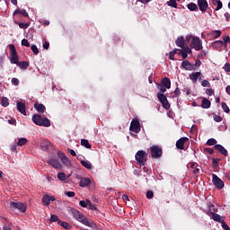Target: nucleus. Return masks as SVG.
<instances>
[{
	"mask_svg": "<svg viewBox=\"0 0 230 230\" xmlns=\"http://www.w3.org/2000/svg\"><path fill=\"white\" fill-rule=\"evenodd\" d=\"M129 130L130 132H135V134H139V132H141V124L138 119H133L131 121Z\"/></svg>",
	"mask_w": 230,
	"mask_h": 230,
	"instance_id": "nucleus-8",
	"label": "nucleus"
},
{
	"mask_svg": "<svg viewBox=\"0 0 230 230\" xmlns=\"http://www.w3.org/2000/svg\"><path fill=\"white\" fill-rule=\"evenodd\" d=\"M31 49L34 55H39V49L37 48V45H31Z\"/></svg>",
	"mask_w": 230,
	"mask_h": 230,
	"instance_id": "nucleus-47",
	"label": "nucleus"
},
{
	"mask_svg": "<svg viewBox=\"0 0 230 230\" xmlns=\"http://www.w3.org/2000/svg\"><path fill=\"white\" fill-rule=\"evenodd\" d=\"M221 107H222L224 112H226V114H229L230 110H229V106H227V103L222 102Z\"/></svg>",
	"mask_w": 230,
	"mask_h": 230,
	"instance_id": "nucleus-40",
	"label": "nucleus"
},
{
	"mask_svg": "<svg viewBox=\"0 0 230 230\" xmlns=\"http://www.w3.org/2000/svg\"><path fill=\"white\" fill-rule=\"evenodd\" d=\"M215 150H217V152H219L222 155H225V157H227V151L226 149L225 146H223L220 144L216 145V146H214Z\"/></svg>",
	"mask_w": 230,
	"mask_h": 230,
	"instance_id": "nucleus-18",
	"label": "nucleus"
},
{
	"mask_svg": "<svg viewBox=\"0 0 230 230\" xmlns=\"http://www.w3.org/2000/svg\"><path fill=\"white\" fill-rule=\"evenodd\" d=\"M223 69H225L226 73H230V64L226 63Z\"/></svg>",
	"mask_w": 230,
	"mask_h": 230,
	"instance_id": "nucleus-58",
	"label": "nucleus"
},
{
	"mask_svg": "<svg viewBox=\"0 0 230 230\" xmlns=\"http://www.w3.org/2000/svg\"><path fill=\"white\" fill-rule=\"evenodd\" d=\"M17 24L22 30H28L30 28V22H17Z\"/></svg>",
	"mask_w": 230,
	"mask_h": 230,
	"instance_id": "nucleus-34",
	"label": "nucleus"
},
{
	"mask_svg": "<svg viewBox=\"0 0 230 230\" xmlns=\"http://www.w3.org/2000/svg\"><path fill=\"white\" fill-rule=\"evenodd\" d=\"M181 67L186 71H195V65L191 64L188 60H183L181 63Z\"/></svg>",
	"mask_w": 230,
	"mask_h": 230,
	"instance_id": "nucleus-13",
	"label": "nucleus"
},
{
	"mask_svg": "<svg viewBox=\"0 0 230 230\" xmlns=\"http://www.w3.org/2000/svg\"><path fill=\"white\" fill-rule=\"evenodd\" d=\"M213 48H222L224 47V41L222 40H216L212 44Z\"/></svg>",
	"mask_w": 230,
	"mask_h": 230,
	"instance_id": "nucleus-35",
	"label": "nucleus"
},
{
	"mask_svg": "<svg viewBox=\"0 0 230 230\" xmlns=\"http://www.w3.org/2000/svg\"><path fill=\"white\" fill-rule=\"evenodd\" d=\"M9 49L11 51V64H19V56L17 55V50L15 49V45H9Z\"/></svg>",
	"mask_w": 230,
	"mask_h": 230,
	"instance_id": "nucleus-7",
	"label": "nucleus"
},
{
	"mask_svg": "<svg viewBox=\"0 0 230 230\" xmlns=\"http://www.w3.org/2000/svg\"><path fill=\"white\" fill-rule=\"evenodd\" d=\"M17 13H20V15H22L23 17H30V14H28V12H26L25 9L21 10L20 8H17L14 10L13 15H17Z\"/></svg>",
	"mask_w": 230,
	"mask_h": 230,
	"instance_id": "nucleus-22",
	"label": "nucleus"
},
{
	"mask_svg": "<svg viewBox=\"0 0 230 230\" xmlns=\"http://www.w3.org/2000/svg\"><path fill=\"white\" fill-rule=\"evenodd\" d=\"M217 5V8L215 9L216 12H218V10H222V6H223L222 1L218 0Z\"/></svg>",
	"mask_w": 230,
	"mask_h": 230,
	"instance_id": "nucleus-57",
	"label": "nucleus"
},
{
	"mask_svg": "<svg viewBox=\"0 0 230 230\" xmlns=\"http://www.w3.org/2000/svg\"><path fill=\"white\" fill-rule=\"evenodd\" d=\"M146 199H154V191L152 190H147L146 191Z\"/></svg>",
	"mask_w": 230,
	"mask_h": 230,
	"instance_id": "nucleus-53",
	"label": "nucleus"
},
{
	"mask_svg": "<svg viewBox=\"0 0 230 230\" xmlns=\"http://www.w3.org/2000/svg\"><path fill=\"white\" fill-rule=\"evenodd\" d=\"M162 106L166 111H169V109H170V102H168V99L165 102H162Z\"/></svg>",
	"mask_w": 230,
	"mask_h": 230,
	"instance_id": "nucleus-46",
	"label": "nucleus"
},
{
	"mask_svg": "<svg viewBox=\"0 0 230 230\" xmlns=\"http://www.w3.org/2000/svg\"><path fill=\"white\" fill-rule=\"evenodd\" d=\"M167 4L172 6V8H177V0H169Z\"/></svg>",
	"mask_w": 230,
	"mask_h": 230,
	"instance_id": "nucleus-41",
	"label": "nucleus"
},
{
	"mask_svg": "<svg viewBox=\"0 0 230 230\" xmlns=\"http://www.w3.org/2000/svg\"><path fill=\"white\" fill-rule=\"evenodd\" d=\"M59 226H61V227H64V229H73V226L66 221H61V223H59Z\"/></svg>",
	"mask_w": 230,
	"mask_h": 230,
	"instance_id": "nucleus-33",
	"label": "nucleus"
},
{
	"mask_svg": "<svg viewBox=\"0 0 230 230\" xmlns=\"http://www.w3.org/2000/svg\"><path fill=\"white\" fill-rule=\"evenodd\" d=\"M213 118H214V121H216V123H220V121H222V117H220L217 114H215Z\"/></svg>",
	"mask_w": 230,
	"mask_h": 230,
	"instance_id": "nucleus-52",
	"label": "nucleus"
},
{
	"mask_svg": "<svg viewBox=\"0 0 230 230\" xmlns=\"http://www.w3.org/2000/svg\"><path fill=\"white\" fill-rule=\"evenodd\" d=\"M197 3L200 12H202L203 13H206L208 12V8H209L208 0H198Z\"/></svg>",
	"mask_w": 230,
	"mask_h": 230,
	"instance_id": "nucleus-10",
	"label": "nucleus"
},
{
	"mask_svg": "<svg viewBox=\"0 0 230 230\" xmlns=\"http://www.w3.org/2000/svg\"><path fill=\"white\" fill-rule=\"evenodd\" d=\"M58 157H60L63 164H69V159H67V156H66V155L58 152Z\"/></svg>",
	"mask_w": 230,
	"mask_h": 230,
	"instance_id": "nucleus-27",
	"label": "nucleus"
},
{
	"mask_svg": "<svg viewBox=\"0 0 230 230\" xmlns=\"http://www.w3.org/2000/svg\"><path fill=\"white\" fill-rule=\"evenodd\" d=\"M135 159L140 166H145V163H146V152L143 150L137 151L135 155Z\"/></svg>",
	"mask_w": 230,
	"mask_h": 230,
	"instance_id": "nucleus-4",
	"label": "nucleus"
},
{
	"mask_svg": "<svg viewBox=\"0 0 230 230\" xmlns=\"http://www.w3.org/2000/svg\"><path fill=\"white\" fill-rule=\"evenodd\" d=\"M34 109H35L38 112L43 113V112L46 111V106H44V104H42V103L36 102V103L34 104Z\"/></svg>",
	"mask_w": 230,
	"mask_h": 230,
	"instance_id": "nucleus-21",
	"label": "nucleus"
},
{
	"mask_svg": "<svg viewBox=\"0 0 230 230\" xmlns=\"http://www.w3.org/2000/svg\"><path fill=\"white\" fill-rule=\"evenodd\" d=\"M87 202H88V206H89V209H92L93 211H96V207L93 204V202H91L90 199H87Z\"/></svg>",
	"mask_w": 230,
	"mask_h": 230,
	"instance_id": "nucleus-49",
	"label": "nucleus"
},
{
	"mask_svg": "<svg viewBox=\"0 0 230 230\" xmlns=\"http://www.w3.org/2000/svg\"><path fill=\"white\" fill-rule=\"evenodd\" d=\"M181 51H183L184 53H187V55L191 54V49H190V47H186L182 49Z\"/></svg>",
	"mask_w": 230,
	"mask_h": 230,
	"instance_id": "nucleus-63",
	"label": "nucleus"
},
{
	"mask_svg": "<svg viewBox=\"0 0 230 230\" xmlns=\"http://www.w3.org/2000/svg\"><path fill=\"white\" fill-rule=\"evenodd\" d=\"M201 85H202V87H209V85H210V84H209V81H208V80H203L202 82H201Z\"/></svg>",
	"mask_w": 230,
	"mask_h": 230,
	"instance_id": "nucleus-60",
	"label": "nucleus"
},
{
	"mask_svg": "<svg viewBox=\"0 0 230 230\" xmlns=\"http://www.w3.org/2000/svg\"><path fill=\"white\" fill-rule=\"evenodd\" d=\"M177 53V49H174L169 52V58L170 60H175V54Z\"/></svg>",
	"mask_w": 230,
	"mask_h": 230,
	"instance_id": "nucleus-43",
	"label": "nucleus"
},
{
	"mask_svg": "<svg viewBox=\"0 0 230 230\" xmlns=\"http://www.w3.org/2000/svg\"><path fill=\"white\" fill-rule=\"evenodd\" d=\"M181 96V89L179 87H176L174 90V95L173 98H179Z\"/></svg>",
	"mask_w": 230,
	"mask_h": 230,
	"instance_id": "nucleus-48",
	"label": "nucleus"
},
{
	"mask_svg": "<svg viewBox=\"0 0 230 230\" xmlns=\"http://www.w3.org/2000/svg\"><path fill=\"white\" fill-rule=\"evenodd\" d=\"M65 195H66V197H75V195H76L75 193V191H66Z\"/></svg>",
	"mask_w": 230,
	"mask_h": 230,
	"instance_id": "nucleus-64",
	"label": "nucleus"
},
{
	"mask_svg": "<svg viewBox=\"0 0 230 230\" xmlns=\"http://www.w3.org/2000/svg\"><path fill=\"white\" fill-rule=\"evenodd\" d=\"M211 218L215 222H219L220 224L222 223V217L217 213L212 214Z\"/></svg>",
	"mask_w": 230,
	"mask_h": 230,
	"instance_id": "nucleus-31",
	"label": "nucleus"
},
{
	"mask_svg": "<svg viewBox=\"0 0 230 230\" xmlns=\"http://www.w3.org/2000/svg\"><path fill=\"white\" fill-rule=\"evenodd\" d=\"M58 181H66V173L64 172H58Z\"/></svg>",
	"mask_w": 230,
	"mask_h": 230,
	"instance_id": "nucleus-44",
	"label": "nucleus"
},
{
	"mask_svg": "<svg viewBox=\"0 0 230 230\" xmlns=\"http://www.w3.org/2000/svg\"><path fill=\"white\" fill-rule=\"evenodd\" d=\"M56 199L53 196L44 195L41 201L44 206H49L51 202H55Z\"/></svg>",
	"mask_w": 230,
	"mask_h": 230,
	"instance_id": "nucleus-14",
	"label": "nucleus"
},
{
	"mask_svg": "<svg viewBox=\"0 0 230 230\" xmlns=\"http://www.w3.org/2000/svg\"><path fill=\"white\" fill-rule=\"evenodd\" d=\"M40 146L41 150H44L45 152H49V150L52 148L51 142H49L48 139H42Z\"/></svg>",
	"mask_w": 230,
	"mask_h": 230,
	"instance_id": "nucleus-11",
	"label": "nucleus"
},
{
	"mask_svg": "<svg viewBox=\"0 0 230 230\" xmlns=\"http://www.w3.org/2000/svg\"><path fill=\"white\" fill-rule=\"evenodd\" d=\"M190 48L195 51H200L202 49V40L199 37H193L190 41Z\"/></svg>",
	"mask_w": 230,
	"mask_h": 230,
	"instance_id": "nucleus-6",
	"label": "nucleus"
},
{
	"mask_svg": "<svg viewBox=\"0 0 230 230\" xmlns=\"http://www.w3.org/2000/svg\"><path fill=\"white\" fill-rule=\"evenodd\" d=\"M31 119L38 127H51V121L48 118L42 119L40 114H34Z\"/></svg>",
	"mask_w": 230,
	"mask_h": 230,
	"instance_id": "nucleus-2",
	"label": "nucleus"
},
{
	"mask_svg": "<svg viewBox=\"0 0 230 230\" xmlns=\"http://www.w3.org/2000/svg\"><path fill=\"white\" fill-rule=\"evenodd\" d=\"M26 143H28V139L27 138H20L17 142L18 146H24V145H26Z\"/></svg>",
	"mask_w": 230,
	"mask_h": 230,
	"instance_id": "nucleus-38",
	"label": "nucleus"
},
{
	"mask_svg": "<svg viewBox=\"0 0 230 230\" xmlns=\"http://www.w3.org/2000/svg\"><path fill=\"white\" fill-rule=\"evenodd\" d=\"M212 181L217 190H222L224 188V181H222L217 174H212Z\"/></svg>",
	"mask_w": 230,
	"mask_h": 230,
	"instance_id": "nucleus-9",
	"label": "nucleus"
},
{
	"mask_svg": "<svg viewBox=\"0 0 230 230\" xmlns=\"http://www.w3.org/2000/svg\"><path fill=\"white\" fill-rule=\"evenodd\" d=\"M184 37L181 36V37H179L176 41H175V44L176 46H178V48H181V49H184Z\"/></svg>",
	"mask_w": 230,
	"mask_h": 230,
	"instance_id": "nucleus-23",
	"label": "nucleus"
},
{
	"mask_svg": "<svg viewBox=\"0 0 230 230\" xmlns=\"http://www.w3.org/2000/svg\"><path fill=\"white\" fill-rule=\"evenodd\" d=\"M221 224H222L223 229L229 230V226L226 225V223L224 219H222Z\"/></svg>",
	"mask_w": 230,
	"mask_h": 230,
	"instance_id": "nucleus-61",
	"label": "nucleus"
},
{
	"mask_svg": "<svg viewBox=\"0 0 230 230\" xmlns=\"http://www.w3.org/2000/svg\"><path fill=\"white\" fill-rule=\"evenodd\" d=\"M10 208L12 209V211H21V213H26V209H28V206H26V204L22 203V202H15L13 201L10 203Z\"/></svg>",
	"mask_w": 230,
	"mask_h": 230,
	"instance_id": "nucleus-3",
	"label": "nucleus"
},
{
	"mask_svg": "<svg viewBox=\"0 0 230 230\" xmlns=\"http://www.w3.org/2000/svg\"><path fill=\"white\" fill-rule=\"evenodd\" d=\"M11 82H12V84H13V85H19V84H20V81H19V79H17V78H15V77H13L12 80H11Z\"/></svg>",
	"mask_w": 230,
	"mask_h": 230,
	"instance_id": "nucleus-62",
	"label": "nucleus"
},
{
	"mask_svg": "<svg viewBox=\"0 0 230 230\" xmlns=\"http://www.w3.org/2000/svg\"><path fill=\"white\" fill-rule=\"evenodd\" d=\"M218 163H220V159L212 158V167L214 168V170H217V168H218Z\"/></svg>",
	"mask_w": 230,
	"mask_h": 230,
	"instance_id": "nucleus-36",
	"label": "nucleus"
},
{
	"mask_svg": "<svg viewBox=\"0 0 230 230\" xmlns=\"http://www.w3.org/2000/svg\"><path fill=\"white\" fill-rule=\"evenodd\" d=\"M71 213L74 218H75V220H78V222H81V224H84V226H86L87 227H92L93 229H96L98 227V226H96L94 222L89 221V219L85 217L84 214L80 213V211L76 209H72Z\"/></svg>",
	"mask_w": 230,
	"mask_h": 230,
	"instance_id": "nucleus-1",
	"label": "nucleus"
},
{
	"mask_svg": "<svg viewBox=\"0 0 230 230\" xmlns=\"http://www.w3.org/2000/svg\"><path fill=\"white\" fill-rule=\"evenodd\" d=\"M81 164H82V166L86 168V170H93V164H91V162H89V161L82 160Z\"/></svg>",
	"mask_w": 230,
	"mask_h": 230,
	"instance_id": "nucleus-28",
	"label": "nucleus"
},
{
	"mask_svg": "<svg viewBox=\"0 0 230 230\" xmlns=\"http://www.w3.org/2000/svg\"><path fill=\"white\" fill-rule=\"evenodd\" d=\"M187 141H190V138L186 137L180 138L176 142V148H178V150H184V145L187 143Z\"/></svg>",
	"mask_w": 230,
	"mask_h": 230,
	"instance_id": "nucleus-12",
	"label": "nucleus"
},
{
	"mask_svg": "<svg viewBox=\"0 0 230 230\" xmlns=\"http://www.w3.org/2000/svg\"><path fill=\"white\" fill-rule=\"evenodd\" d=\"M49 222L53 223V222H58V224H62V220H60V218H58V216L52 214L50 216V219Z\"/></svg>",
	"mask_w": 230,
	"mask_h": 230,
	"instance_id": "nucleus-30",
	"label": "nucleus"
},
{
	"mask_svg": "<svg viewBox=\"0 0 230 230\" xmlns=\"http://www.w3.org/2000/svg\"><path fill=\"white\" fill-rule=\"evenodd\" d=\"M22 46H25V48H30V41H28V40L23 39L22 40Z\"/></svg>",
	"mask_w": 230,
	"mask_h": 230,
	"instance_id": "nucleus-51",
	"label": "nucleus"
},
{
	"mask_svg": "<svg viewBox=\"0 0 230 230\" xmlns=\"http://www.w3.org/2000/svg\"><path fill=\"white\" fill-rule=\"evenodd\" d=\"M1 105L2 107H8L10 105V102H8V98L2 97Z\"/></svg>",
	"mask_w": 230,
	"mask_h": 230,
	"instance_id": "nucleus-39",
	"label": "nucleus"
},
{
	"mask_svg": "<svg viewBox=\"0 0 230 230\" xmlns=\"http://www.w3.org/2000/svg\"><path fill=\"white\" fill-rule=\"evenodd\" d=\"M213 35H215L214 39H218V37H220L222 35V31H214Z\"/></svg>",
	"mask_w": 230,
	"mask_h": 230,
	"instance_id": "nucleus-54",
	"label": "nucleus"
},
{
	"mask_svg": "<svg viewBox=\"0 0 230 230\" xmlns=\"http://www.w3.org/2000/svg\"><path fill=\"white\" fill-rule=\"evenodd\" d=\"M49 164H50V166H53V168H57L58 170H60V168H62V164H60V162H58V159H55V158H50L48 161Z\"/></svg>",
	"mask_w": 230,
	"mask_h": 230,
	"instance_id": "nucleus-15",
	"label": "nucleus"
},
{
	"mask_svg": "<svg viewBox=\"0 0 230 230\" xmlns=\"http://www.w3.org/2000/svg\"><path fill=\"white\" fill-rule=\"evenodd\" d=\"M162 106L166 111H169V109H170V102H168V99L165 102H162Z\"/></svg>",
	"mask_w": 230,
	"mask_h": 230,
	"instance_id": "nucleus-45",
	"label": "nucleus"
},
{
	"mask_svg": "<svg viewBox=\"0 0 230 230\" xmlns=\"http://www.w3.org/2000/svg\"><path fill=\"white\" fill-rule=\"evenodd\" d=\"M161 85L166 87V89H170L172 87V81H170V78L164 77L161 81Z\"/></svg>",
	"mask_w": 230,
	"mask_h": 230,
	"instance_id": "nucleus-20",
	"label": "nucleus"
},
{
	"mask_svg": "<svg viewBox=\"0 0 230 230\" xmlns=\"http://www.w3.org/2000/svg\"><path fill=\"white\" fill-rule=\"evenodd\" d=\"M79 205L81 206V208H87V206H89V202H87V199L86 200H81L79 202Z\"/></svg>",
	"mask_w": 230,
	"mask_h": 230,
	"instance_id": "nucleus-50",
	"label": "nucleus"
},
{
	"mask_svg": "<svg viewBox=\"0 0 230 230\" xmlns=\"http://www.w3.org/2000/svg\"><path fill=\"white\" fill-rule=\"evenodd\" d=\"M91 185V179L87 178V177H81L80 182H79V186L81 188H87V186Z\"/></svg>",
	"mask_w": 230,
	"mask_h": 230,
	"instance_id": "nucleus-16",
	"label": "nucleus"
},
{
	"mask_svg": "<svg viewBox=\"0 0 230 230\" xmlns=\"http://www.w3.org/2000/svg\"><path fill=\"white\" fill-rule=\"evenodd\" d=\"M81 145L84 146V148H91V144H89V140L87 139H81Z\"/></svg>",
	"mask_w": 230,
	"mask_h": 230,
	"instance_id": "nucleus-37",
	"label": "nucleus"
},
{
	"mask_svg": "<svg viewBox=\"0 0 230 230\" xmlns=\"http://www.w3.org/2000/svg\"><path fill=\"white\" fill-rule=\"evenodd\" d=\"M204 152H207L208 154H210V155L215 153V151L211 147H205Z\"/></svg>",
	"mask_w": 230,
	"mask_h": 230,
	"instance_id": "nucleus-56",
	"label": "nucleus"
},
{
	"mask_svg": "<svg viewBox=\"0 0 230 230\" xmlns=\"http://www.w3.org/2000/svg\"><path fill=\"white\" fill-rule=\"evenodd\" d=\"M202 109H209L211 107V102L208 98H203L201 102Z\"/></svg>",
	"mask_w": 230,
	"mask_h": 230,
	"instance_id": "nucleus-24",
	"label": "nucleus"
},
{
	"mask_svg": "<svg viewBox=\"0 0 230 230\" xmlns=\"http://www.w3.org/2000/svg\"><path fill=\"white\" fill-rule=\"evenodd\" d=\"M201 75H202L201 72H193L192 74L189 75V78L193 82V84H197L199 77H200Z\"/></svg>",
	"mask_w": 230,
	"mask_h": 230,
	"instance_id": "nucleus-17",
	"label": "nucleus"
},
{
	"mask_svg": "<svg viewBox=\"0 0 230 230\" xmlns=\"http://www.w3.org/2000/svg\"><path fill=\"white\" fill-rule=\"evenodd\" d=\"M217 211H218V209L215 208V205H213V203H209L208 208V214L213 215V214L217 213Z\"/></svg>",
	"mask_w": 230,
	"mask_h": 230,
	"instance_id": "nucleus-26",
	"label": "nucleus"
},
{
	"mask_svg": "<svg viewBox=\"0 0 230 230\" xmlns=\"http://www.w3.org/2000/svg\"><path fill=\"white\" fill-rule=\"evenodd\" d=\"M151 157L153 159H159V157L163 156V148L159 146H153L150 147Z\"/></svg>",
	"mask_w": 230,
	"mask_h": 230,
	"instance_id": "nucleus-5",
	"label": "nucleus"
},
{
	"mask_svg": "<svg viewBox=\"0 0 230 230\" xmlns=\"http://www.w3.org/2000/svg\"><path fill=\"white\" fill-rule=\"evenodd\" d=\"M178 55H181L183 60H186V58H188V54L186 52H183L181 49H180Z\"/></svg>",
	"mask_w": 230,
	"mask_h": 230,
	"instance_id": "nucleus-55",
	"label": "nucleus"
},
{
	"mask_svg": "<svg viewBox=\"0 0 230 230\" xmlns=\"http://www.w3.org/2000/svg\"><path fill=\"white\" fill-rule=\"evenodd\" d=\"M187 8L188 10H190V12H197V10H199V7L197 6V4L191 2L190 4H187Z\"/></svg>",
	"mask_w": 230,
	"mask_h": 230,
	"instance_id": "nucleus-29",
	"label": "nucleus"
},
{
	"mask_svg": "<svg viewBox=\"0 0 230 230\" xmlns=\"http://www.w3.org/2000/svg\"><path fill=\"white\" fill-rule=\"evenodd\" d=\"M223 40H224L225 46L226 47L227 45H226V44H228L230 42V37L229 36H224Z\"/></svg>",
	"mask_w": 230,
	"mask_h": 230,
	"instance_id": "nucleus-59",
	"label": "nucleus"
},
{
	"mask_svg": "<svg viewBox=\"0 0 230 230\" xmlns=\"http://www.w3.org/2000/svg\"><path fill=\"white\" fill-rule=\"evenodd\" d=\"M208 146H214V145H217V139L215 138H210L207 141Z\"/></svg>",
	"mask_w": 230,
	"mask_h": 230,
	"instance_id": "nucleus-42",
	"label": "nucleus"
},
{
	"mask_svg": "<svg viewBox=\"0 0 230 230\" xmlns=\"http://www.w3.org/2000/svg\"><path fill=\"white\" fill-rule=\"evenodd\" d=\"M17 111H19L21 114H23V116H26V104L24 102H18Z\"/></svg>",
	"mask_w": 230,
	"mask_h": 230,
	"instance_id": "nucleus-19",
	"label": "nucleus"
},
{
	"mask_svg": "<svg viewBox=\"0 0 230 230\" xmlns=\"http://www.w3.org/2000/svg\"><path fill=\"white\" fill-rule=\"evenodd\" d=\"M18 66V67H20V69H28V67H30V62L27 61H18V64L16 65Z\"/></svg>",
	"mask_w": 230,
	"mask_h": 230,
	"instance_id": "nucleus-25",
	"label": "nucleus"
},
{
	"mask_svg": "<svg viewBox=\"0 0 230 230\" xmlns=\"http://www.w3.org/2000/svg\"><path fill=\"white\" fill-rule=\"evenodd\" d=\"M157 98H158L160 103H163L168 100V98H166V95H164V93H157Z\"/></svg>",
	"mask_w": 230,
	"mask_h": 230,
	"instance_id": "nucleus-32",
	"label": "nucleus"
}]
</instances>
